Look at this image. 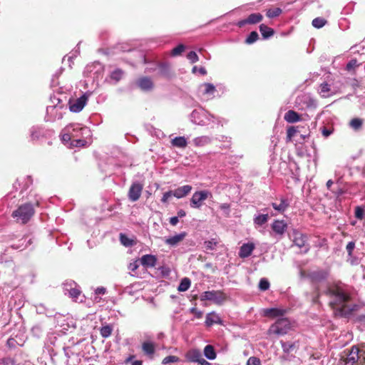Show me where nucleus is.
Returning <instances> with one entry per match:
<instances>
[{
	"instance_id": "obj_1",
	"label": "nucleus",
	"mask_w": 365,
	"mask_h": 365,
	"mask_svg": "<svg viewBox=\"0 0 365 365\" xmlns=\"http://www.w3.org/2000/svg\"><path fill=\"white\" fill-rule=\"evenodd\" d=\"M329 297V306L341 315H344L351 309L346 310V304L350 300V296L346 289L339 284L329 287L325 292Z\"/></svg>"
},
{
	"instance_id": "obj_2",
	"label": "nucleus",
	"mask_w": 365,
	"mask_h": 365,
	"mask_svg": "<svg viewBox=\"0 0 365 365\" xmlns=\"http://www.w3.org/2000/svg\"><path fill=\"white\" fill-rule=\"evenodd\" d=\"M66 130L71 132L73 135L71 145L76 147H83L87 144L86 139L91 136L89 128L80 124H71L66 128Z\"/></svg>"
},
{
	"instance_id": "obj_3",
	"label": "nucleus",
	"mask_w": 365,
	"mask_h": 365,
	"mask_svg": "<svg viewBox=\"0 0 365 365\" xmlns=\"http://www.w3.org/2000/svg\"><path fill=\"white\" fill-rule=\"evenodd\" d=\"M190 118L192 123L201 126L207 125L211 122L222 124V119L220 118L210 114L202 108L193 110L190 115Z\"/></svg>"
},
{
	"instance_id": "obj_4",
	"label": "nucleus",
	"mask_w": 365,
	"mask_h": 365,
	"mask_svg": "<svg viewBox=\"0 0 365 365\" xmlns=\"http://www.w3.org/2000/svg\"><path fill=\"white\" fill-rule=\"evenodd\" d=\"M34 214V205L31 202H27L19 206V207L12 212L11 215L17 222L25 224L30 220Z\"/></svg>"
},
{
	"instance_id": "obj_5",
	"label": "nucleus",
	"mask_w": 365,
	"mask_h": 365,
	"mask_svg": "<svg viewBox=\"0 0 365 365\" xmlns=\"http://www.w3.org/2000/svg\"><path fill=\"white\" fill-rule=\"evenodd\" d=\"M291 329V324L287 318L282 317L272 324L268 329L269 334L282 336L286 334Z\"/></svg>"
},
{
	"instance_id": "obj_6",
	"label": "nucleus",
	"mask_w": 365,
	"mask_h": 365,
	"mask_svg": "<svg viewBox=\"0 0 365 365\" xmlns=\"http://www.w3.org/2000/svg\"><path fill=\"white\" fill-rule=\"evenodd\" d=\"M66 110V106L58 104L49 105L46 108V115L45 120L47 122H54L56 120H60L63 118V110Z\"/></svg>"
},
{
	"instance_id": "obj_7",
	"label": "nucleus",
	"mask_w": 365,
	"mask_h": 365,
	"mask_svg": "<svg viewBox=\"0 0 365 365\" xmlns=\"http://www.w3.org/2000/svg\"><path fill=\"white\" fill-rule=\"evenodd\" d=\"M211 196V192L207 190L196 191L190 199V205L192 208L200 209L202 206L203 202Z\"/></svg>"
},
{
	"instance_id": "obj_8",
	"label": "nucleus",
	"mask_w": 365,
	"mask_h": 365,
	"mask_svg": "<svg viewBox=\"0 0 365 365\" xmlns=\"http://www.w3.org/2000/svg\"><path fill=\"white\" fill-rule=\"evenodd\" d=\"M226 299V295L222 291H206L200 295L201 301H212L217 304H221Z\"/></svg>"
},
{
	"instance_id": "obj_9",
	"label": "nucleus",
	"mask_w": 365,
	"mask_h": 365,
	"mask_svg": "<svg viewBox=\"0 0 365 365\" xmlns=\"http://www.w3.org/2000/svg\"><path fill=\"white\" fill-rule=\"evenodd\" d=\"M147 71H157L159 76L166 78H170L173 76L170 66L168 62H155V68H148Z\"/></svg>"
},
{
	"instance_id": "obj_10",
	"label": "nucleus",
	"mask_w": 365,
	"mask_h": 365,
	"mask_svg": "<svg viewBox=\"0 0 365 365\" xmlns=\"http://www.w3.org/2000/svg\"><path fill=\"white\" fill-rule=\"evenodd\" d=\"M294 244L301 249H304L303 252L307 253L309 250V246L307 244L308 237L306 234L294 230L292 232Z\"/></svg>"
},
{
	"instance_id": "obj_11",
	"label": "nucleus",
	"mask_w": 365,
	"mask_h": 365,
	"mask_svg": "<svg viewBox=\"0 0 365 365\" xmlns=\"http://www.w3.org/2000/svg\"><path fill=\"white\" fill-rule=\"evenodd\" d=\"M271 227L273 232L272 235L277 240H279L283 237V235L287 229V223L284 220H274Z\"/></svg>"
},
{
	"instance_id": "obj_12",
	"label": "nucleus",
	"mask_w": 365,
	"mask_h": 365,
	"mask_svg": "<svg viewBox=\"0 0 365 365\" xmlns=\"http://www.w3.org/2000/svg\"><path fill=\"white\" fill-rule=\"evenodd\" d=\"M88 101L86 94L82 95L73 101L69 100V110L73 113H78L83 110Z\"/></svg>"
},
{
	"instance_id": "obj_13",
	"label": "nucleus",
	"mask_w": 365,
	"mask_h": 365,
	"mask_svg": "<svg viewBox=\"0 0 365 365\" xmlns=\"http://www.w3.org/2000/svg\"><path fill=\"white\" fill-rule=\"evenodd\" d=\"M143 185L139 182H134L130 187L128 191V198L131 202L137 201L142 193Z\"/></svg>"
},
{
	"instance_id": "obj_14",
	"label": "nucleus",
	"mask_w": 365,
	"mask_h": 365,
	"mask_svg": "<svg viewBox=\"0 0 365 365\" xmlns=\"http://www.w3.org/2000/svg\"><path fill=\"white\" fill-rule=\"evenodd\" d=\"M263 19V16L259 13H253L247 16V18L240 20L237 23V25L242 28L246 24H256L261 22Z\"/></svg>"
},
{
	"instance_id": "obj_15",
	"label": "nucleus",
	"mask_w": 365,
	"mask_h": 365,
	"mask_svg": "<svg viewBox=\"0 0 365 365\" xmlns=\"http://www.w3.org/2000/svg\"><path fill=\"white\" fill-rule=\"evenodd\" d=\"M135 83L137 86L143 91H150L154 87L151 78L146 76L139 78Z\"/></svg>"
},
{
	"instance_id": "obj_16",
	"label": "nucleus",
	"mask_w": 365,
	"mask_h": 365,
	"mask_svg": "<svg viewBox=\"0 0 365 365\" xmlns=\"http://www.w3.org/2000/svg\"><path fill=\"white\" fill-rule=\"evenodd\" d=\"M192 187L190 185H185L172 190L173 197L180 199L187 196L192 190Z\"/></svg>"
},
{
	"instance_id": "obj_17",
	"label": "nucleus",
	"mask_w": 365,
	"mask_h": 365,
	"mask_svg": "<svg viewBox=\"0 0 365 365\" xmlns=\"http://www.w3.org/2000/svg\"><path fill=\"white\" fill-rule=\"evenodd\" d=\"M286 314V309L279 308H267L263 310V315L267 317L275 318L283 317Z\"/></svg>"
},
{
	"instance_id": "obj_18",
	"label": "nucleus",
	"mask_w": 365,
	"mask_h": 365,
	"mask_svg": "<svg viewBox=\"0 0 365 365\" xmlns=\"http://www.w3.org/2000/svg\"><path fill=\"white\" fill-rule=\"evenodd\" d=\"M202 356L201 351L197 349H190L185 354L187 361L192 363H197Z\"/></svg>"
},
{
	"instance_id": "obj_19",
	"label": "nucleus",
	"mask_w": 365,
	"mask_h": 365,
	"mask_svg": "<svg viewBox=\"0 0 365 365\" xmlns=\"http://www.w3.org/2000/svg\"><path fill=\"white\" fill-rule=\"evenodd\" d=\"M328 276L327 272L324 270H317L311 272L309 274V277L313 282H319L325 280Z\"/></svg>"
},
{
	"instance_id": "obj_20",
	"label": "nucleus",
	"mask_w": 365,
	"mask_h": 365,
	"mask_svg": "<svg viewBox=\"0 0 365 365\" xmlns=\"http://www.w3.org/2000/svg\"><path fill=\"white\" fill-rule=\"evenodd\" d=\"M187 235L185 232H182L179 234H177L174 236H171L167 239H165V242L166 245H170L171 247L176 246L180 242H181Z\"/></svg>"
},
{
	"instance_id": "obj_21",
	"label": "nucleus",
	"mask_w": 365,
	"mask_h": 365,
	"mask_svg": "<svg viewBox=\"0 0 365 365\" xmlns=\"http://www.w3.org/2000/svg\"><path fill=\"white\" fill-rule=\"evenodd\" d=\"M205 323L207 327H210L215 324H222V321L218 314L215 312H210L207 314Z\"/></svg>"
},
{
	"instance_id": "obj_22",
	"label": "nucleus",
	"mask_w": 365,
	"mask_h": 365,
	"mask_svg": "<svg viewBox=\"0 0 365 365\" xmlns=\"http://www.w3.org/2000/svg\"><path fill=\"white\" fill-rule=\"evenodd\" d=\"M46 130L41 126H33L30 129L31 138L33 140H38L46 135Z\"/></svg>"
},
{
	"instance_id": "obj_23",
	"label": "nucleus",
	"mask_w": 365,
	"mask_h": 365,
	"mask_svg": "<svg viewBox=\"0 0 365 365\" xmlns=\"http://www.w3.org/2000/svg\"><path fill=\"white\" fill-rule=\"evenodd\" d=\"M255 249V245L252 243L243 244L239 252V256L242 258H246L251 255Z\"/></svg>"
},
{
	"instance_id": "obj_24",
	"label": "nucleus",
	"mask_w": 365,
	"mask_h": 365,
	"mask_svg": "<svg viewBox=\"0 0 365 365\" xmlns=\"http://www.w3.org/2000/svg\"><path fill=\"white\" fill-rule=\"evenodd\" d=\"M359 349L352 348L351 351L344 360V365H354L359 359Z\"/></svg>"
},
{
	"instance_id": "obj_25",
	"label": "nucleus",
	"mask_w": 365,
	"mask_h": 365,
	"mask_svg": "<svg viewBox=\"0 0 365 365\" xmlns=\"http://www.w3.org/2000/svg\"><path fill=\"white\" fill-rule=\"evenodd\" d=\"M140 261L143 266L153 267L156 264L157 258L153 255H145L141 257Z\"/></svg>"
},
{
	"instance_id": "obj_26",
	"label": "nucleus",
	"mask_w": 365,
	"mask_h": 365,
	"mask_svg": "<svg viewBox=\"0 0 365 365\" xmlns=\"http://www.w3.org/2000/svg\"><path fill=\"white\" fill-rule=\"evenodd\" d=\"M289 205V202L288 200L285 198H281L279 204H277V202L272 203V207L280 213L284 212L287 209Z\"/></svg>"
},
{
	"instance_id": "obj_27",
	"label": "nucleus",
	"mask_w": 365,
	"mask_h": 365,
	"mask_svg": "<svg viewBox=\"0 0 365 365\" xmlns=\"http://www.w3.org/2000/svg\"><path fill=\"white\" fill-rule=\"evenodd\" d=\"M300 119V115L293 110H288L284 115V120L290 123H297L299 121Z\"/></svg>"
},
{
	"instance_id": "obj_28",
	"label": "nucleus",
	"mask_w": 365,
	"mask_h": 365,
	"mask_svg": "<svg viewBox=\"0 0 365 365\" xmlns=\"http://www.w3.org/2000/svg\"><path fill=\"white\" fill-rule=\"evenodd\" d=\"M171 144L176 148H185L187 145V141L184 136H178L172 139Z\"/></svg>"
},
{
	"instance_id": "obj_29",
	"label": "nucleus",
	"mask_w": 365,
	"mask_h": 365,
	"mask_svg": "<svg viewBox=\"0 0 365 365\" xmlns=\"http://www.w3.org/2000/svg\"><path fill=\"white\" fill-rule=\"evenodd\" d=\"M212 142V138L207 135L197 137L193 139L195 145L201 147L210 144Z\"/></svg>"
},
{
	"instance_id": "obj_30",
	"label": "nucleus",
	"mask_w": 365,
	"mask_h": 365,
	"mask_svg": "<svg viewBox=\"0 0 365 365\" xmlns=\"http://www.w3.org/2000/svg\"><path fill=\"white\" fill-rule=\"evenodd\" d=\"M259 28V31H260V33L262 36V38L264 39H267V38L272 37L274 34V31L273 29L268 27L267 26H266L263 24H261Z\"/></svg>"
},
{
	"instance_id": "obj_31",
	"label": "nucleus",
	"mask_w": 365,
	"mask_h": 365,
	"mask_svg": "<svg viewBox=\"0 0 365 365\" xmlns=\"http://www.w3.org/2000/svg\"><path fill=\"white\" fill-rule=\"evenodd\" d=\"M142 349L146 355L150 357L153 356L155 351L154 344L150 341L143 342L142 344Z\"/></svg>"
},
{
	"instance_id": "obj_32",
	"label": "nucleus",
	"mask_w": 365,
	"mask_h": 365,
	"mask_svg": "<svg viewBox=\"0 0 365 365\" xmlns=\"http://www.w3.org/2000/svg\"><path fill=\"white\" fill-rule=\"evenodd\" d=\"M204 356L209 360L215 359L217 354L213 346L208 344L206 345L204 348Z\"/></svg>"
},
{
	"instance_id": "obj_33",
	"label": "nucleus",
	"mask_w": 365,
	"mask_h": 365,
	"mask_svg": "<svg viewBox=\"0 0 365 365\" xmlns=\"http://www.w3.org/2000/svg\"><path fill=\"white\" fill-rule=\"evenodd\" d=\"M19 244H14L11 245L12 248L16 250H23L27 247L28 244H31L32 240L31 238H28L27 237L21 238L19 241Z\"/></svg>"
},
{
	"instance_id": "obj_34",
	"label": "nucleus",
	"mask_w": 365,
	"mask_h": 365,
	"mask_svg": "<svg viewBox=\"0 0 365 365\" xmlns=\"http://www.w3.org/2000/svg\"><path fill=\"white\" fill-rule=\"evenodd\" d=\"M269 219L268 214L255 215L253 222L255 225L262 226L264 225Z\"/></svg>"
},
{
	"instance_id": "obj_35",
	"label": "nucleus",
	"mask_w": 365,
	"mask_h": 365,
	"mask_svg": "<svg viewBox=\"0 0 365 365\" xmlns=\"http://www.w3.org/2000/svg\"><path fill=\"white\" fill-rule=\"evenodd\" d=\"M123 70L116 68L110 73V78L116 83L123 78Z\"/></svg>"
},
{
	"instance_id": "obj_36",
	"label": "nucleus",
	"mask_w": 365,
	"mask_h": 365,
	"mask_svg": "<svg viewBox=\"0 0 365 365\" xmlns=\"http://www.w3.org/2000/svg\"><path fill=\"white\" fill-rule=\"evenodd\" d=\"M330 85L327 83H322L319 86V93L322 97H328L331 95Z\"/></svg>"
},
{
	"instance_id": "obj_37",
	"label": "nucleus",
	"mask_w": 365,
	"mask_h": 365,
	"mask_svg": "<svg viewBox=\"0 0 365 365\" xmlns=\"http://www.w3.org/2000/svg\"><path fill=\"white\" fill-rule=\"evenodd\" d=\"M190 279L187 277H185L181 279L180 284L178 287V290L179 292H185L190 288Z\"/></svg>"
},
{
	"instance_id": "obj_38",
	"label": "nucleus",
	"mask_w": 365,
	"mask_h": 365,
	"mask_svg": "<svg viewBox=\"0 0 365 365\" xmlns=\"http://www.w3.org/2000/svg\"><path fill=\"white\" fill-rule=\"evenodd\" d=\"M201 87L204 88L203 94L205 95H213L216 91L215 86L210 83H205L201 85Z\"/></svg>"
},
{
	"instance_id": "obj_39",
	"label": "nucleus",
	"mask_w": 365,
	"mask_h": 365,
	"mask_svg": "<svg viewBox=\"0 0 365 365\" xmlns=\"http://www.w3.org/2000/svg\"><path fill=\"white\" fill-rule=\"evenodd\" d=\"M282 12L280 8H272L267 10L266 15L269 19H273L279 16Z\"/></svg>"
},
{
	"instance_id": "obj_40",
	"label": "nucleus",
	"mask_w": 365,
	"mask_h": 365,
	"mask_svg": "<svg viewBox=\"0 0 365 365\" xmlns=\"http://www.w3.org/2000/svg\"><path fill=\"white\" fill-rule=\"evenodd\" d=\"M77 285V284L73 281V280H66L63 284V292L66 295H67V294L68 292H71V290Z\"/></svg>"
},
{
	"instance_id": "obj_41",
	"label": "nucleus",
	"mask_w": 365,
	"mask_h": 365,
	"mask_svg": "<svg viewBox=\"0 0 365 365\" xmlns=\"http://www.w3.org/2000/svg\"><path fill=\"white\" fill-rule=\"evenodd\" d=\"M282 350L284 353L289 354L295 348V343L280 341Z\"/></svg>"
},
{
	"instance_id": "obj_42",
	"label": "nucleus",
	"mask_w": 365,
	"mask_h": 365,
	"mask_svg": "<svg viewBox=\"0 0 365 365\" xmlns=\"http://www.w3.org/2000/svg\"><path fill=\"white\" fill-rule=\"evenodd\" d=\"M218 244V242L215 239H211L204 242V247L207 250H215Z\"/></svg>"
},
{
	"instance_id": "obj_43",
	"label": "nucleus",
	"mask_w": 365,
	"mask_h": 365,
	"mask_svg": "<svg viewBox=\"0 0 365 365\" xmlns=\"http://www.w3.org/2000/svg\"><path fill=\"white\" fill-rule=\"evenodd\" d=\"M359 65L360 63H358L357 60L356 58H353L347 63L345 69L348 72H351L354 71L356 68L359 67Z\"/></svg>"
},
{
	"instance_id": "obj_44",
	"label": "nucleus",
	"mask_w": 365,
	"mask_h": 365,
	"mask_svg": "<svg viewBox=\"0 0 365 365\" xmlns=\"http://www.w3.org/2000/svg\"><path fill=\"white\" fill-rule=\"evenodd\" d=\"M362 123H363V120L361 119L356 118L352 119L350 121L349 125L354 130H358L361 128Z\"/></svg>"
},
{
	"instance_id": "obj_45",
	"label": "nucleus",
	"mask_w": 365,
	"mask_h": 365,
	"mask_svg": "<svg viewBox=\"0 0 365 365\" xmlns=\"http://www.w3.org/2000/svg\"><path fill=\"white\" fill-rule=\"evenodd\" d=\"M259 38V35L257 31H252L247 38L245 39V43L247 44H252L256 42Z\"/></svg>"
},
{
	"instance_id": "obj_46",
	"label": "nucleus",
	"mask_w": 365,
	"mask_h": 365,
	"mask_svg": "<svg viewBox=\"0 0 365 365\" xmlns=\"http://www.w3.org/2000/svg\"><path fill=\"white\" fill-rule=\"evenodd\" d=\"M326 22L327 21L324 19L317 17L312 20V24L314 27L317 29H320L325 25Z\"/></svg>"
},
{
	"instance_id": "obj_47",
	"label": "nucleus",
	"mask_w": 365,
	"mask_h": 365,
	"mask_svg": "<svg viewBox=\"0 0 365 365\" xmlns=\"http://www.w3.org/2000/svg\"><path fill=\"white\" fill-rule=\"evenodd\" d=\"M50 100L52 105L58 104L65 106L63 99L60 96L59 93L53 94V96H51Z\"/></svg>"
},
{
	"instance_id": "obj_48",
	"label": "nucleus",
	"mask_w": 365,
	"mask_h": 365,
	"mask_svg": "<svg viewBox=\"0 0 365 365\" xmlns=\"http://www.w3.org/2000/svg\"><path fill=\"white\" fill-rule=\"evenodd\" d=\"M67 294L73 300L76 301L81 294V290L78 288V285H76Z\"/></svg>"
},
{
	"instance_id": "obj_49",
	"label": "nucleus",
	"mask_w": 365,
	"mask_h": 365,
	"mask_svg": "<svg viewBox=\"0 0 365 365\" xmlns=\"http://www.w3.org/2000/svg\"><path fill=\"white\" fill-rule=\"evenodd\" d=\"M100 333L102 337L108 338L112 333V328L109 325L103 326L101 327Z\"/></svg>"
},
{
	"instance_id": "obj_50",
	"label": "nucleus",
	"mask_w": 365,
	"mask_h": 365,
	"mask_svg": "<svg viewBox=\"0 0 365 365\" xmlns=\"http://www.w3.org/2000/svg\"><path fill=\"white\" fill-rule=\"evenodd\" d=\"M63 68H60L59 71H58L55 74L53 75L51 81V87H56L58 85V77L63 72Z\"/></svg>"
},
{
	"instance_id": "obj_51",
	"label": "nucleus",
	"mask_w": 365,
	"mask_h": 365,
	"mask_svg": "<svg viewBox=\"0 0 365 365\" xmlns=\"http://www.w3.org/2000/svg\"><path fill=\"white\" fill-rule=\"evenodd\" d=\"M269 288V282L267 279L262 278L259 282V289L261 291H266Z\"/></svg>"
},
{
	"instance_id": "obj_52",
	"label": "nucleus",
	"mask_w": 365,
	"mask_h": 365,
	"mask_svg": "<svg viewBox=\"0 0 365 365\" xmlns=\"http://www.w3.org/2000/svg\"><path fill=\"white\" fill-rule=\"evenodd\" d=\"M180 361V359L176 356H168L163 359L162 364H167L169 363H176Z\"/></svg>"
},
{
	"instance_id": "obj_53",
	"label": "nucleus",
	"mask_w": 365,
	"mask_h": 365,
	"mask_svg": "<svg viewBox=\"0 0 365 365\" xmlns=\"http://www.w3.org/2000/svg\"><path fill=\"white\" fill-rule=\"evenodd\" d=\"M185 48V47L183 44H179L172 50L171 55L173 56L180 55L184 51Z\"/></svg>"
},
{
	"instance_id": "obj_54",
	"label": "nucleus",
	"mask_w": 365,
	"mask_h": 365,
	"mask_svg": "<svg viewBox=\"0 0 365 365\" xmlns=\"http://www.w3.org/2000/svg\"><path fill=\"white\" fill-rule=\"evenodd\" d=\"M297 129L294 126L288 128L287 131V140H291L292 138L297 133Z\"/></svg>"
},
{
	"instance_id": "obj_55",
	"label": "nucleus",
	"mask_w": 365,
	"mask_h": 365,
	"mask_svg": "<svg viewBox=\"0 0 365 365\" xmlns=\"http://www.w3.org/2000/svg\"><path fill=\"white\" fill-rule=\"evenodd\" d=\"M187 58L192 63H196L199 59L195 51H190L187 55Z\"/></svg>"
},
{
	"instance_id": "obj_56",
	"label": "nucleus",
	"mask_w": 365,
	"mask_h": 365,
	"mask_svg": "<svg viewBox=\"0 0 365 365\" xmlns=\"http://www.w3.org/2000/svg\"><path fill=\"white\" fill-rule=\"evenodd\" d=\"M247 365H261L260 359L256 356H251L247 361Z\"/></svg>"
},
{
	"instance_id": "obj_57",
	"label": "nucleus",
	"mask_w": 365,
	"mask_h": 365,
	"mask_svg": "<svg viewBox=\"0 0 365 365\" xmlns=\"http://www.w3.org/2000/svg\"><path fill=\"white\" fill-rule=\"evenodd\" d=\"M15 361L11 357L3 358L0 360V365H14Z\"/></svg>"
},
{
	"instance_id": "obj_58",
	"label": "nucleus",
	"mask_w": 365,
	"mask_h": 365,
	"mask_svg": "<svg viewBox=\"0 0 365 365\" xmlns=\"http://www.w3.org/2000/svg\"><path fill=\"white\" fill-rule=\"evenodd\" d=\"M220 208L221 210L223 211L224 214L226 215V216H229L230 215V204L228 203H222L220 205Z\"/></svg>"
},
{
	"instance_id": "obj_59",
	"label": "nucleus",
	"mask_w": 365,
	"mask_h": 365,
	"mask_svg": "<svg viewBox=\"0 0 365 365\" xmlns=\"http://www.w3.org/2000/svg\"><path fill=\"white\" fill-rule=\"evenodd\" d=\"M355 248V242L353 241L349 242L346 247V250L347 251L348 255L349 257L352 256L353 250Z\"/></svg>"
},
{
	"instance_id": "obj_60",
	"label": "nucleus",
	"mask_w": 365,
	"mask_h": 365,
	"mask_svg": "<svg viewBox=\"0 0 365 365\" xmlns=\"http://www.w3.org/2000/svg\"><path fill=\"white\" fill-rule=\"evenodd\" d=\"M79 53V47L75 48L74 51L71 53V55L68 56V61L69 62V66L71 67V63H73V58L77 56Z\"/></svg>"
},
{
	"instance_id": "obj_61",
	"label": "nucleus",
	"mask_w": 365,
	"mask_h": 365,
	"mask_svg": "<svg viewBox=\"0 0 365 365\" xmlns=\"http://www.w3.org/2000/svg\"><path fill=\"white\" fill-rule=\"evenodd\" d=\"M172 193H173L172 190L165 192L162 197L161 202L163 203H166L169 200L170 197L173 196Z\"/></svg>"
},
{
	"instance_id": "obj_62",
	"label": "nucleus",
	"mask_w": 365,
	"mask_h": 365,
	"mask_svg": "<svg viewBox=\"0 0 365 365\" xmlns=\"http://www.w3.org/2000/svg\"><path fill=\"white\" fill-rule=\"evenodd\" d=\"M355 217L357 219H360V220L363 219V217H364V210L360 207H356V208L355 210Z\"/></svg>"
},
{
	"instance_id": "obj_63",
	"label": "nucleus",
	"mask_w": 365,
	"mask_h": 365,
	"mask_svg": "<svg viewBox=\"0 0 365 365\" xmlns=\"http://www.w3.org/2000/svg\"><path fill=\"white\" fill-rule=\"evenodd\" d=\"M120 241L125 246H130L132 245L131 241L123 234H120Z\"/></svg>"
},
{
	"instance_id": "obj_64",
	"label": "nucleus",
	"mask_w": 365,
	"mask_h": 365,
	"mask_svg": "<svg viewBox=\"0 0 365 365\" xmlns=\"http://www.w3.org/2000/svg\"><path fill=\"white\" fill-rule=\"evenodd\" d=\"M62 140L63 141L71 140V142H73V135H71V133L66 131V133L63 135Z\"/></svg>"
}]
</instances>
